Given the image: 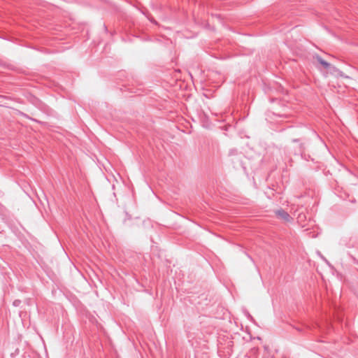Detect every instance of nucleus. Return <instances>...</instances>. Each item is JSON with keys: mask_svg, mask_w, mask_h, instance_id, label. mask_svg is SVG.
<instances>
[{"mask_svg": "<svg viewBox=\"0 0 358 358\" xmlns=\"http://www.w3.org/2000/svg\"><path fill=\"white\" fill-rule=\"evenodd\" d=\"M309 132L308 128L304 127H296L292 130V141L299 143V153L302 154L306 149L307 142L306 134Z\"/></svg>", "mask_w": 358, "mask_h": 358, "instance_id": "nucleus-1", "label": "nucleus"}, {"mask_svg": "<svg viewBox=\"0 0 358 358\" xmlns=\"http://www.w3.org/2000/svg\"><path fill=\"white\" fill-rule=\"evenodd\" d=\"M299 219H301V215H299Z\"/></svg>", "mask_w": 358, "mask_h": 358, "instance_id": "nucleus-6", "label": "nucleus"}, {"mask_svg": "<svg viewBox=\"0 0 358 358\" xmlns=\"http://www.w3.org/2000/svg\"><path fill=\"white\" fill-rule=\"evenodd\" d=\"M275 214L278 218H280L286 222H289L292 219L289 213L283 209L276 210Z\"/></svg>", "mask_w": 358, "mask_h": 358, "instance_id": "nucleus-2", "label": "nucleus"}, {"mask_svg": "<svg viewBox=\"0 0 358 358\" xmlns=\"http://www.w3.org/2000/svg\"><path fill=\"white\" fill-rule=\"evenodd\" d=\"M281 358H287L286 356H282Z\"/></svg>", "mask_w": 358, "mask_h": 358, "instance_id": "nucleus-7", "label": "nucleus"}, {"mask_svg": "<svg viewBox=\"0 0 358 358\" xmlns=\"http://www.w3.org/2000/svg\"><path fill=\"white\" fill-rule=\"evenodd\" d=\"M20 303H21V301H20V300H15V301H13V305H14L15 306H18L20 304Z\"/></svg>", "mask_w": 358, "mask_h": 358, "instance_id": "nucleus-4", "label": "nucleus"}, {"mask_svg": "<svg viewBox=\"0 0 358 358\" xmlns=\"http://www.w3.org/2000/svg\"><path fill=\"white\" fill-rule=\"evenodd\" d=\"M151 21H152V22H154L155 24H157V22L155 20H152Z\"/></svg>", "mask_w": 358, "mask_h": 358, "instance_id": "nucleus-5", "label": "nucleus"}, {"mask_svg": "<svg viewBox=\"0 0 358 358\" xmlns=\"http://www.w3.org/2000/svg\"><path fill=\"white\" fill-rule=\"evenodd\" d=\"M315 59L319 64H320L323 66L324 69H328L331 67V64L329 62L324 60L320 55H316Z\"/></svg>", "mask_w": 358, "mask_h": 358, "instance_id": "nucleus-3", "label": "nucleus"}]
</instances>
